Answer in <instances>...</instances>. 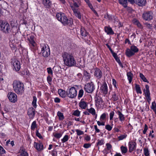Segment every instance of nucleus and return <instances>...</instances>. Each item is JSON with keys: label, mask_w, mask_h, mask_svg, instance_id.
I'll return each mask as SVG.
<instances>
[{"label": "nucleus", "mask_w": 156, "mask_h": 156, "mask_svg": "<svg viewBox=\"0 0 156 156\" xmlns=\"http://www.w3.org/2000/svg\"><path fill=\"white\" fill-rule=\"evenodd\" d=\"M64 64L69 67H72L76 64V61L74 56L71 54L64 52L62 55Z\"/></svg>", "instance_id": "f257e3e1"}, {"label": "nucleus", "mask_w": 156, "mask_h": 156, "mask_svg": "<svg viewBox=\"0 0 156 156\" xmlns=\"http://www.w3.org/2000/svg\"><path fill=\"white\" fill-rule=\"evenodd\" d=\"M73 3L69 2V6L73 11V13L75 16L80 19L81 18V14L78 9V7L81 5L80 1H78L76 2L73 0Z\"/></svg>", "instance_id": "f03ea898"}, {"label": "nucleus", "mask_w": 156, "mask_h": 156, "mask_svg": "<svg viewBox=\"0 0 156 156\" xmlns=\"http://www.w3.org/2000/svg\"><path fill=\"white\" fill-rule=\"evenodd\" d=\"M12 86L14 90L17 94H21L23 92V84L20 81L14 80L13 82Z\"/></svg>", "instance_id": "7ed1b4c3"}, {"label": "nucleus", "mask_w": 156, "mask_h": 156, "mask_svg": "<svg viewBox=\"0 0 156 156\" xmlns=\"http://www.w3.org/2000/svg\"><path fill=\"white\" fill-rule=\"evenodd\" d=\"M56 17L57 20L64 25L71 24L72 23V19L70 18H67L64 13L62 12L57 13L56 15Z\"/></svg>", "instance_id": "20e7f679"}, {"label": "nucleus", "mask_w": 156, "mask_h": 156, "mask_svg": "<svg viewBox=\"0 0 156 156\" xmlns=\"http://www.w3.org/2000/svg\"><path fill=\"white\" fill-rule=\"evenodd\" d=\"M41 53L44 57H47L50 55V50L48 45L44 44L41 45Z\"/></svg>", "instance_id": "39448f33"}, {"label": "nucleus", "mask_w": 156, "mask_h": 156, "mask_svg": "<svg viewBox=\"0 0 156 156\" xmlns=\"http://www.w3.org/2000/svg\"><path fill=\"white\" fill-rule=\"evenodd\" d=\"M1 30L5 33H8L10 30V26L7 22L2 21L0 23Z\"/></svg>", "instance_id": "423d86ee"}, {"label": "nucleus", "mask_w": 156, "mask_h": 156, "mask_svg": "<svg viewBox=\"0 0 156 156\" xmlns=\"http://www.w3.org/2000/svg\"><path fill=\"white\" fill-rule=\"evenodd\" d=\"M12 67L13 69L16 71L20 70V61L15 58L12 59L11 62Z\"/></svg>", "instance_id": "0eeeda50"}, {"label": "nucleus", "mask_w": 156, "mask_h": 156, "mask_svg": "<svg viewBox=\"0 0 156 156\" xmlns=\"http://www.w3.org/2000/svg\"><path fill=\"white\" fill-rule=\"evenodd\" d=\"M66 94L68 97L70 98H74L77 95V91L76 88L73 87L68 89L66 90Z\"/></svg>", "instance_id": "6e6552de"}, {"label": "nucleus", "mask_w": 156, "mask_h": 156, "mask_svg": "<svg viewBox=\"0 0 156 156\" xmlns=\"http://www.w3.org/2000/svg\"><path fill=\"white\" fill-rule=\"evenodd\" d=\"M27 40L29 45L33 49L35 48L37 44L35 41L34 36L33 35H29L27 36Z\"/></svg>", "instance_id": "1a4fd4ad"}, {"label": "nucleus", "mask_w": 156, "mask_h": 156, "mask_svg": "<svg viewBox=\"0 0 156 156\" xmlns=\"http://www.w3.org/2000/svg\"><path fill=\"white\" fill-rule=\"evenodd\" d=\"M94 89V84L92 82L87 83L84 87L85 91L88 93L92 92Z\"/></svg>", "instance_id": "9d476101"}, {"label": "nucleus", "mask_w": 156, "mask_h": 156, "mask_svg": "<svg viewBox=\"0 0 156 156\" xmlns=\"http://www.w3.org/2000/svg\"><path fill=\"white\" fill-rule=\"evenodd\" d=\"M81 34L82 36V38L85 40L89 41L90 39V37L88 33H87L85 29L83 27H81L80 30Z\"/></svg>", "instance_id": "9b49d317"}, {"label": "nucleus", "mask_w": 156, "mask_h": 156, "mask_svg": "<svg viewBox=\"0 0 156 156\" xmlns=\"http://www.w3.org/2000/svg\"><path fill=\"white\" fill-rule=\"evenodd\" d=\"M153 13L151 11L144 12L143 15V17L145 20L149 21L153 18Z\"/></svg>", "instance_id": "f8f14e48"}, {"label": "nucleus", "mask_w": 156, "mask_h": 156, "mask_svg": "<svg viewBox=\"0 0 156 156\" xmlns=\"http://www.w3.org/2000/svg\"><path fill=\"white\" fill-rule=\"evenodd\" d=\"M8 97L9 101L13 103H15L17 101L16 94L13 92H9L8 94Z\"/></svg>", "instance_id": "ddd939ff"}, {"label": "nucleus", "mask_w": 156, "mask_h": 156, "mask_svg": "<svg viewBox=\"0 0 156 156\" xmlns=\"http://www.w3.org/2000/svg\"><path fill=\"white\" fill-rule=\"evenodd\" d=\"M100 90L101 92L103 94L106 95L108 93V87L105 82H104L101 85L100 87Z\"/></svg>", "instance_id": "4468645a"}, {"label": "nucleus", "mask_w": 156, "mask_h": 156, "mask_svg": "<svg viewBox=\"0 0 156 156\" xmlns=\"http://www.w3.org/2000/svg\"><path fill=\"white\" fill-rule=\"evenodd\" d=\"M34 146L38 151H41L44 149V146L42 143L39 141L38 143L34 142Z\"/></svg>", "instance_id": "2eb2a0df"}, {"label": "nucleus", "mask_w": 156, "mask_h": 156, "mask_svg": "<svg viewBox=\"0 0 156 156\" xmlns=\"http://www.w3.org/2000/svg\"><path fill=\"white\" fill-rule=\"evenodd\" d=\"M136 143L133 141H129L128 143V147L129 151L131 152L132 151L136 149Z\"/></svg>", "instance_id": "dca6fc26"}, {"label": "nucleus", "mask_w": 156, "mask_h": 156, "mask_svg": "<svg viewBox=\"0 0 156 156\" xmlns=\"http://www.w3.org/2000/svg\"><path fill=\"white\" fill-rule=\"evenodd\" d=\"M94 76L97 79L101 78L102 76V73L98 68H96L94 69Z\"/></svg>", "instance_id": "f3484780"}, {"label": "nucleus", "mask_w": 156, "mask_h": 156, "mask_svg": "<svg viewBox=\"0 0 156 156\" xmlns=\"http://www.w3.org/2000/svg\"><path fill=\"white\" fill-rule=\"evenodd\" d=\"M79 107L82 109H85L88 106V103L84 101L83 99H81L79 103Z\"/></svg>", "instance_id": "a211bd4d"}, {"label": "nucleus", "mask_w": 156, "mask_h": 156, "mask_svg": "<svg viewBox=\"0 0 156 156\" xmlns=\"http://www.w3.org/2000/svg\"><path fill=\"white\" fill-rule=\"evenodd\" d=\"M90 74L86 71H84L83 73V78L86 81H89L91 78Z\"/></svg>", "instance_id": "6ab92c4d"}, {"label": "nucleus", "mask_w": 156, "mask_h": 156, "mask_svg": "<svg viewBox=\"0 0 156 156\" xmlns=\"http://www.w3.org/2000/svg\"><path fill=\"white\" fill-rule=\"evenodd\" d=\"M35 110L33 108H29L28 111V115L30 118L33 119L35 115Z\"/></svg>", "instance_id": "aec40b11"}, {"label": "nucleus", "mask_w": 156, "mask_h": 156, "mask_svg": "<svg viewBox=\"0 0 156 156\" xmlns=\"http://www.w3.org/2000/svg\"><path fill=\"white\" fill-rule=\"evenodd\" d=\"M42 2L44 6L46 8H50L52 5L50 0H43Z\"/></svg>", "instance_id": "412c9836"}, {"label": "nucleus", "mask_w": 156, "mask_h": 156, "mask_svg": "<svg viewBox=\"0 0 156 156\" xmlns=\"http://www.w3.org/2000/svg\"><path fill=\"white\" fill-rule=\"evenodd\" d=\"M146 2V0H135L134 3L140 6H143L145 5Z\"/></svg>", "instance_id": "4be33fe9"}, {"label": "nucleus", "mask_w": 156, "mask_h": 156, "mask_svg": "<svg viewBox=\"0 0 156 156\" xmlns=\"http://www.w3.org/2000/svg\"><path fill=\"white\" fill-rule=\"evenodd\" d=\"M96 105L98 108H101L103 105L102 100L101 98L98 99L96 102Z\"/></svg>", "instance_id": "5701e85b"}, {"label": "nucleus", "mask_w": 156, "mask_h": 156, "mask_svg": "<svg viewBox=\"0 0 156 156\" xmlns=\"http://www.w3.org/2000/svg\"><path fill=\"white\" fill-rule=\"evenodd\" d=\"M9 45L12 50H16V45L14 40H10Z\"/></svg>", "instance_id": "b1692460"}, {"label": "nucleus", "mask_w": 156, "mask_h": 156, "mask_svg": "<svg viewBox=\"0 0 156 156\" xmlns=\"http://www.w3.org/2000/svg\"><path fill=\"white\" fill-rule=\"evenodd\" d=\"M105 32L108 34H113L114 33L111 27H105Z\"/></svg>", "instance_id": "393cba45"}, {"label": "nucleus", "mask_w": 156, "mask_h": 156, "mask_svg": "<svg viewBox=\"0 0 156 156\" xmlns=\"http://www.w3.org/2000/svg\"><path fill=\"white\" fill-rule=\"evenodd\" d=\"M116 113L119 116V120L122 122L125 119L124 115L119 111H118Z\"/></svg>", "instance_id": "a878e982"}, {"label": "nucleus", "mask_w": 156, "mask_h": 156, "mask_svg": "<svg viewBox=\"0 0 156 156\" xmlns=\"http://www.w3.org/2000/svg\"><path fill=\"white\" fill-rule=\"evenodd\" d=\"M126 54L129 57H131L134 54L130 48V49L127 48L126 49Z\"/></svg>", "instance_id": "bb28decb"}, {"label": "nucleus", "mask_w": 156, "mask_h": 156, "mask_svg": "<svg viewBox=\"0 0 156 156\" xmlns=\"http://www.w3.org/2000/svg\"><path fill=\"white\" fill-rule=\"evenodd\" d=\"M58 93L59 95L62 98H65L66 97V92L65 90L59 89L58 90Z\"/></svg>", "instance_id": "cd10ccee"}, {"label": "nucleus", "mask_w": 156, "mask_h": 156, "mask_svg": "<svg viewBox=\"0 0 156 156\" xmlns=\"http://www.w3.org/2000/svg\"><path fill=\"white\" fill-rule=\"evenodd\" d=\"M72 115L77 117H79L80 115V112L78 109L73 111Z\"/></svg>", "instance_id": "c85d7f7f"}, {"label": "nucleus", "mask_w": 156, "mask_h": 156, "mask_svg": "<svg viewBox=\"0 0 156 156\" xmlns=\"http://www.w3.org/2000/svg\"><path fill=\"white\" fill-rule=\"evenodd\" d=\"M57 115L60 120H63L64 119V117L63 113L60 111H58L57 113Z\"/></svg>", "instance_id": "c756f323"}, {"label": "nucleus", "mask_w": 156, "mask_h": 156, "mask_svg": "<svg viewBox=\"0 0 156 156\" xmlns=\"http://www.w3.org/2000/svg\"><path fill=\"white\" fill-rule=\"evenodd\" d=\"M87 111L90 113L92 115H96V111L95 109L93 108H88L87 109Z\"/></svg>", "instance_id": "7c9ffc66"}, {"label": "nucleus", "mask_w": 156, "mask_h": 156, "mask_svg": "<svg viewBox=\"0 0 156 156\" xmlns=\"http://www.w3.org/2000/svg\"><path fill=\"white\" fill-rule=\"evenodd\" d=\"M119 2L124 7H126L127 6V0H119Z\"/></svg>", "instance_id": "2f4dec72"}, {"label": "nucleus", "mask_w": 156, "mask_h": 156, "mask_svg": "<svg viewBox=\"0 0 156 156\" xmlns=\"http://www.w3.org/2000/svg\"><path fill=\"white\" fill-rule=\"evenodd\" d=\"M108 115L107 113H103L100 116V120L101 121H105L106 116Z\"/></svg>", "instance_id": "473e14b6"}, {"label": "nucleus", "mask_w": 156, "mask_h": 156, "mask_svg": "<svg viewBox=\"0 0 156 156\" xmlns=\"http://www.w3.org/2000/svg\"><path fill=\"white\" fill-rule=\"evenodd\" d=\"M36 121H34L32 123L31 126V129L33 130H34L37 127V124Z\"/></svg>", "instance_id": "72a5a7b5"}, {"label": "nucleus", "mask_w": 156, "mask_h": 156, "mask_svg": "<svg viewBox=\"0 0 156 156\" xmlns=\"http://www.w3.org/2000/svg\"><path fill=\"white\" fill-rule=\"evenodd\" d=\"M130 48L134 54L138 51V49L137 47L134 45H132L131 46Z\"/></svg>", "instance_id": "f704fd0d"}, {"label": "nucleus", "mask_w": 156, "mask_h": 156, "mask_svg": "<svg viewBox=\"0 0 156 156\" xmlns=\"http://www.w3.org/2000/svg\"><path fill=\"white\" fill-rule=\"evenodd\" d=\"M33 99L32 102V105L33 106V107L36 108L37 107V98L35 96L33 97Z\"/></svg>", "instance_id": "c9c22d12"}, {"label": "nucleus", "mask_w": 156, "mask_h": 156, "mask_svg": "<svg viewBox=\"0 0 156 156\" xmlns=\"http://www.w3.org/2000/svg\"><path fill=\"white\" fill-rule=\"evenodd\" d=\"M127 75L128 77V79L130 83L132 80L133 74L131 72H128L127 73Z\"/></svg>", "instance_id": "e433bc0d"}, {"label": "nucleus", "mask_w": 156, "mask_h": 156, "mask_svg": "<svg viewBox=\"0 0 156 156\" xmlns=\"http://www.w3.org/2000/svg\"><path fill=\"white\" fill-rule=\"evenodd\" d=\"M20 156H28V154L25 151L22 150L20 152Z\"/></svg>", "instance_id": "4c0bfd02"}, {"label": "nucleus", "mask_w": 156, "mask_h": 156, "mask_svg": "<svg viewBox=\"0 0 156 156\" xmlns=\"http://www.w3.org/2000/svg\"><path fill=\"white\" fill-rule=\"evenodd\" d=\"M136 90L137 93L141 94L142 91L139 85L136 84L135 86Z\"/></svg>", "instance_id": "58836bf2"}, {"label": "nucleus", "mask_w": 156, "mask_h": 156, "mask_svg": "<svg viewBox=\"0 0 156 156\" xmlns=\"http://www.w3.org/2000/svg\"><path fill=\"white\" fill-rule=\"evenodd\" d=\"M69 138V137L68 135H65L63 138L61 139V141L63 143H64L67 141Z\"/></svg>", "instance_id": "ea45409f"}, {"label": "nucleus", "mask_w": 156, "mask_h": 156, "mask_svg": "<svg viewBox=\"0 0 156 156\" xmlns=\"http://www.w3.org/2000/svg\"><path fill=\"white\" fill-rule=\"evenodd\" d=\"M121 149L122 153H126L128 149L126 147L122 146L121 147Z\"/></svg>", "instance_id": "a19ab883"}, {"label": "nucleus", "mask_w": 156, "mask_h": 156, "mask_svg": "<svg viewBox=\"0 0 156 156\" xmlns=\"http://www.w3.org/2000/svg\"><path fill=\"white\" fill-rule=\"evenodd\" d=\"M140 77L142 80L145 82L148 83V81L143 74L141 73H140L139 74Z\"/></svg>", "instance_id": "79ce46f5"}, {"label": "nucleus", "mask_w": 156, "mask_h": 156, "mask_svg": "<svg viewBox=\"0 0 156 156\" xmlns=\"http://www.w3.org/2000/svg\"><path fill=\"white\" fill-rule=\"evenodd\" d=\"M151 108L154 112H156V104L155 101H153L152 103Z\"/></svg>", "instance_id": "37998d69"}, {"label": "nucleus", "mask_w": 156, "mask_h": 156, "mask_svg": "<svg viewBox=\"0 0 156 156\" xmlns=\"http://www.w3.org/2000/svg\"><path fill=\"white\" fill-rule=\"evenodd\" d=\"M104 140L103 139L98 140L97 143V145L101 146L104 144Z\"/></svg>", "instance_id": "c03bdc74"}, {"label": "nucleus", "mask_w": 156, "mask_h": 156, "mask_svg": "<svg viewBox=\"0 0 156 156\" xmlns=\"http://www.w3.org/2000/svg\"><path fill=\"white\" fill-rule=\"evenodd\" d=\"M53 135L56 138L59 139L62 136V134L61 133H54Z\"/></svg>", "instance_id": "a18cd8bd"}, {"label": "nucleus", "mask_w": 156, "mask_h": 156, "mask_svg": "<svg viewBox=\"0 0 156 156\" xmlns=\"http://www.w3.org/2000/svg\"><path fill=\"white\" fill-rule=\"evenodd\" d=\"M144 153L145 156H149V151L147 148H145L144 149Z\"/></svg>", "instance_id": "49530a36"}, {"label": "nucleus", "mask_w": 156, "mask_h": 156, "mask_svg": "<svg viewBox=\"0 0 156 156\" xmlns=\"http://www.w3.org/2000/svg\"><path fill=\"white\" fill-rule=\"evenodd\" d=\"M75 131L77 133V135L78 136L83 135L84 134L83 131L78 129H76Z\"/></svg>", "instance_id": "de8ad7c7"}, {"label": "nucleus", "mask_w": 156, "mask_h": 156, "mask_svg": "<svg viewBox=\"0 0 156 156\" xmlns=\"http://www.w3.org/2000/svg\"><path fill=\"white\" fill-rule=\"evenodd\" d=\"M127 136L126 134H124L118 137V139L119 140H122L123 139L125 138Z\"/></svg>", "instance_id": "09e8293b"}, {"label": "nucleus", "mask_w": 156, "mask_h": 156, "mask_svg": "<svg viewBox=\"0 0 156 156\" xmlns=\"http://www.w3.org/2000/svg\"><path fill=\"white\" fill-rule=\"evenodd\" d=\"M106 149L107 150L111 151L112 148V146L111 144L109 143H107L106 144Z\"/></svg>", "instance_id": "8fccbe9b"}, {"label": "nucleus", "mask_w": 156, "mask_h": 156, "mask_svg": "<svg viewBox=\"0 0 156 156\" xmlns=\"http://www.w3.org/2000/svg\"><path fill=\"white\" fill-rule=\"evenodd\" d=\"M97 123L99 126H104L105 125V122L103 121H97Z\"/></svg>", "instance_id": "3c124183"}, {"label": "nucleus", "mask_w": 156, "mask_h": 156, "mask_svg": "<svg viewBox=\"0 0 156 156\" xmlns=\"http://www.w3.org/2000/svg\"><path fill=\"white\" fill-rule=\"evenodd\" d=\"M114 114L115 113L113 111H112L110 112L109 114V119L110 120H111L113 119Z\"/></svg>", "instance_id": "603ef678"}, {"label": "nucleus", "mask_w": 156, "mask_h": 156, "mask_svg": "<svg viewBox=\"0 0 156 156\" xmlns=\"http://www.w3.org/2000/svg\"><path fill=\"white\" fill-rule=\"evenodd\" d=\"M112 127L109 125H107L105 126V129L108 131H110L112 130Z\"/></svg>", "instance_id": "864d4df0"}, {"label": "nucleus", "mask_w": 156, "mask_h": 156, "mask_svg": "<svg viewBox=\"0 0 156 156\" xmlns=\"http://www.w3.org/2000/svg\"><path fill=\"white\" fill-rule=\"evenodd\" d=\"M144 90L145 96V97L150 96V94L149 90Z\"/></svg>", "instance_id": "5fc2aeb1"}, {"label": "nucleus", "mask_w": 156, "mask_h": 156, "mask_svg": "<svg viewBox=\"0 0 156 156\" xmlns=\"http://www.w3.org/2000/svg\"><path fill=\"white\" fill-rule=\"evenodd\" d=\"M83 94V90L81 89L80 90L78 94V97L79 98H81Z\"/></svg>", "instance_id": "6e6d98bb"}, {"label": "nucleus", "mask_w": 156, "mask_h": 156, "mask_svg": "<svg viewBox=\"0 0 156 156\" xmlns=\"http://www.w3.org/2000/svg\"><path fill=\"white\" fill-rule=\"evenodd\" d=\"M5 151L4 148L1 145H0V154H2L5 153Z\"/></svg>", "instance_id": "4d7b16f0"}, {"label": "nucleus", "mask_w": 156, "mask_h": 156, "mask_svg": "<svg viewBox=\"0 0 156 156\" xmlns=\"http://www.w3.org/2000/svg\"><path fill=\"white\" fill-rule=\"evenodd\" d=\"M112 99L114 101H116L118 99V97L116 96L115 93L112 95Z\"/></svg>", "instance_id": "13d9d810"}, {"label": "nucleus", "mask_w": 156, "mask_h": 156, "mask_svg": "<svg viewBox=\"0 0 156 156\" xmlns=\"http://www.w3.org/2000/svg\"><path fill=\"white\" fill-rule=\"evenodd\" d=\"M47 71L48 73L50 74H53V71L51 68H47Z\"/></svg>", "instance_id": "bf43d9fd"}, {"label": "nucleus", "mask_w": 156, "mask_h": 156, "mask_svg": "<svg viewBox=\"0 0 156 156\" xmlns=\"http://www.w3.org/2000/svg\"><path fill=\"white\" fill-rule=\"evenodd\" d=\"M148 129V126L146 124H145L144 125V129L143 131V133L144 134H145L147 131Z\"/></svg>", "instance_id": "052dcab7"}, {"label": "nucleus", "mask_w": 156, "mask_h": 156, "mask_svg": "<svg viewBox=\"0 0 156 156\" xmlns=\"http://www.w3.org/2000/svg\"><path fill=\"white\" fill-rule=\"evenodd\" d=\"M51 155L52 156H57V151L55 150H54L52 151Z\"/></svg>", "instance_id": "680f3d73"}, {"label": "nucleus", "mask_w": 156, "mask_h": 156, "mask_svg": "<svg viewBox=\"0 0 156 156\" xmlns=\"http://www.w3.org/2000/svg\"><path fill=\"white\" fill-rule=\"evenodd\" d=\"M36 135L40 139H41L42 137L41 134L38 132V130L36 131Z\"/></svg>", "instance_id": "e2e57ef3"}, {"label": "nucleus", "mask_w": 156, "mask_h": 156, "mask_svg": "<svg viewBox=\"0 0 156 156\" xmlns=\"http://www.w3.org/2000/svg\"><path fill=\"white\" fill-rule=\"evenodd\" d=\"M112 84H113V86H114V87L115 88L117 89V87L116 85V80L115 79H113L112 80Z\"/></svg>", "instance_id": "0e129e2a"}, {"label": "nucleus", "mask_w": 156, "mask_h": 156, "mask_svg": "<svg viewBox=\"0 0 156 156\" xmlns=\"http://www.w3.org/2000/svg\"><path fill=\"white\" fill-rule=\"evenodd\" d=\"M91 146V144H85L83 145V147L86 148H89Z\"/></svg>", "instance_id": "69168bd1"}, {"label": "nucleus", "mask_w": 156, "mask_h": 156, "mask_svg": "<svg viewBox=\"0 0 156 156\" xmlns=\"http://www.w3.org/2000/svg\"><path fill=\"white\" fill-rule=\"evenodd\" d=\"M145 25L146 27L148 28L151 29L152 28V26L150 24L148 23H145Z\"/></svg>", "instance_id": "338daca9"}, {"label": "nucleus", "mask_w": 156, "mask_h": 156, "mask_svg": "<svg viewBox=\"0 0 156 156\" xmlns=\"http://www.w3.org/2000/svg\"><path fill=\"white\" fill-rule=\"evenodd\" d=\"M54 101L56 103H59L60 101V100L58 98H56L54 99Z\"/></svg>", "instance_id": "774afa93"}]
</instances>
